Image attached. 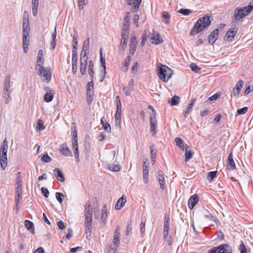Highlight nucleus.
<instances>
[{
  "mask_svg": "<svg viewBox=\"0 0 253 253\" xmlns=\"http://www.w3.org/2000/svg\"><path fill=\"white\" fill-rule=\"evenodd\" d=\"M148 166L143 167V180L145 183H147L148 181Z\"/></svg>",
  "mask_w": 253,
  "mask_h": 253,
  "instance_id": "30",
  "label": "nucleus"
},
{
  "mask_svg": "<svg viewBox=\"0 0 253 253\" xmlns=\"http://www.w3.org/2000/svg\"><path fill=\"white\" fill-rule=\"evenodd\" d=\"M180 101V98L178 96L174 95L171 99V101L169 102L171 106H175L177 105Z\"/></svg>",
  "mask_w": 253,
  "mask_h": 253,
  "instance_id": "43",
  "label": "nucleus"
},
{
  "mask_svg": "<svg viewBox=\"0 0 253 253\" xmlns=\"http://www.w3.org/2000/svg\"><path fill=\"white\" fill-rule=\"evenodd\" d=\"M129 24H127L126 23H124L122 27V33L121 35H123L124 34L125 35H127L128 36V29H129Z\"/></svg>",
  "mask_w": 253,
  "mask_h": 253,
  "instance_id": "41",
  "label": "nucleus"
},
{
  "mask_svg": "<svg viewBox=\"0 0 253 253\" xmlns=\"http://www.w3.org/2000/svg\"><path fill=\"white\" fill-rule=\"evenodd\" d=\"M37 128L39 131H42L45 129V126L42 120L39 119L38 120Z\"/></svg>",
  "mask_w": 253,
  "mask_h": 253,
  "instance_id": "45",
  "label": "nucleus"
},
{
  "mask_svg": "<svg viewBox=\"0 0 253 253\" xmlns=\"http://www.w3.org/2000/svg\"><path fill=\"white\" fill-rule=\"evenodd\" d=\"M72 57H78L77 43H73Z\"/></svg>",
  "mask_w": 253,
  "mask_h": 253,
  "instance_id": "56",
  "label": "nucleus"
},
{
  "mask_svg": "<svg viewBox=\"0 0 253 253\" xmlns=\"http://www.w3.org/2000/svg\"><path fill=\"white\" fill-rule=\"evenodd\" d=\"M194 154V152L192 150L191 148L189 146H187L185 153V161L187 162L192 159Z\"/></svg>",
  "mask_w": 253,
  "mask_h": 253,
  "instance_id": "23",
  "label": "nucleus"
},
{
  "mask_svg": "<svg viewBox=\"0 0 253 253\" xmlns=\"http://www.w3.org/2000/svg\"><path fill=\"white\" fill-rule=\"evenodd\" d=\"M37 74L40 76L42 78V81L43 82H49L51 79V73L50 69L49 68L47 67L45 68H43V69L40 71H37Z\"/></svg>",
  "mask_w": 253,
  "mask_h": 253,
  "instance_id": "6",
  "label": "nucleus"
},
{
  "mask_svg": "<svg viewBox=\"0 0 253 253\" xmlns=\"http://www.w3.org/2000/svg\"><path fill=\"white\" fill-rule=\"evenodd\" d=\"M77 61L78 57H72V72L75 74L77 71Z\"/></svg>",
  "mask_w": 253,
  "mask_h": 253,
  "instance_id": "38",
  "label": "nucleus"
},
{
  "mask_svg": "<svg viewBox=\"0 0 253 253\" xmlns=\"http://www.w3.org/2000/svg\"><path fill=\"white\" fill-rule=\"evenodd\" d=\"M237 32V30L236 27L232 28L230 29L227 33L225 35L227 39H229L230 41L232 40V39L234 38L235 33Z\"/></svg>",
  "mask_w": 253,
  "mask_h": 253,
  "instance_id": "28",
  "label": "nucleus"
},
{
  "mask_svg": "<svg viewBox=\"0 0 253 253\" xmlns=\"http://www.w3.org/2000/svg\"><path fill=\"white\" fill-rule=\"evenodd\" d=\"M0 163L1 169L4 170L7 167V158L6 156H0Z\"/></svg>",
  "mask_w": 253,
  "mask_h": 253,
  "instance_id": "35",
  "label": "nucleus"
},
{
  "mask_svg": "<svg viewBox=\"0 0 253 253\" xmlns=\"http://www.w3.org/2000/svg\"><path fill=\"white\" fill-rule=\"evenodd\" d=\"M32 12L34 16L38 14V8L39 6V0H32Z\"/></svg>",
  "mask_w": 253,
  "mask_h": 253,
  "instance_id": "31",
  "label": "nucleus"
},
{
  "mask_svg": "<svg viewBox=\"0 0 253 253\" xmlns=\"http://www.w3.org/2000/svg\"><path fill=\"white\" fill-rule=\"evenodd\" d=\"M100 62L101 66L103 67L102 71L103 72L104 76L106 74V65H105V59L102 56L101 50H100Z\"/></svg>",
  "mask_w": 253,
  "mask_h": 253,
  "instance_id": "42",
  "label": "nucleus"
},
{
  "mask_svg": "<svg viewBox=\"0 0 253 253\" xmlns=\"http://www.w3.org/2000/svg\"><path fill=\"white\" fill-rule=\"evenodd\" d=\"M55 196H56V198L57 200L60 203H61L62 202V201H63L62 198L64 197V195L62 193H61L56 192V194H55Z\"/></svg>",
  "mask_w": 253,
  "mask_h": 253,
  "instance_id": "55",
  "label": "nucleus"
},
{
  "mask_svg": "<svg viewBox=\"0 0 253 253\" xmlns=\"http://www.w3.org/2000/svg\"><path fill=\"white\" fill-rule=\"evenodd\" d=\"M175 142L176 143V145L180 148L182 150H184V144L181 138L176 137L175 139Z\"/></svg>",
  "mask_w": 253,
  "mask_h": 253,
  "instance_id": "44",
  "label": "nucleus"
},
{
  "mask_svg": "<svg viewBox=\"0 0 253 253\" xmlns=\"http://www.w3.org/2000/svg\"><path fill=\"white\" fill-rule=\"evenodd\" d=\"M137 44V37L135 34H132L130 40L129 47L133 48H136Z\"/></svg>",
  "mask_w": 253,
  "mask_h": 253,
  "instance_id": "33",
  "label": "nucleus"
},
{
  "mask_svg": "<svg viewBox=\"0 0 253 253\" xmlns=\"http://www.w3.org/2000/svg\"><path fill=\"white\" fill-rule=\"evenodd\" d=\"M30 42V33L23 34V45H29Z\"/></svg>",
  "mask_w": 253,
  "mask_h": 253,
  "instance_id": "39",
  "label": "nucleus"
},
{
  "mask_svg": "<svg viewBox=\"0 0 253 253\" xmlns=\"http://www.w3.org/2000/svg\"><path fill=\"white\" fill-rule=\"evenodd\" d=\"M227 168L228 170H231L235 169V164L233 159L232 153H230L228 156L227 162Z\"/></svg>",
  "mask_w": 253,
  "mask_h": 253,
  "instance_id": "13",
  "label": "nucleus"
},
{
  "mask_svg": "<svg viewBox=\"0 0 253 253\" xmlns=\"http://www.w3.org/2000/svg\"><path fill=\"white\" fill-rule=\"evenodd\" d=\"M120 227L119 226H118L116 229L115 230L114 234V239L113 240V243L115 246H118L120 244Z\"/></svg>",
  "mask_w": 253,
  "mask_h": 253,
  "instance_id": "21",
  "label": "nucleus"
},
{
  "mask_svg": "<svg viewBox=\"0 0 253 253\" xmlns=\"http://www.w3.org/2000/svg\"><path fill=\"white\" fill-rule=\"evenodd\" d=\"M72 147L73 151L75 154V157L77 162H79V154L78 151V136L77 130L74 128V130L72 129Z\"/></svg>",
  "mask_w": 253,
  "mask_h": 253,
  "instance_id": "5",
  "label": "nucleus"
},
{
  "mask_svg": "<svg viewBox=\"0 0 253 253\" xmlns=\"http://www.w3.org/2000/svg\"><path fill=\"white\" fill-rule=\"evenodd\" d=\"M88 59L87 56L85 55V53H81L80 57V72L82 75L85 74L86 72V68L87 65V61Z\"/></svg>",
  "mask_w": 253,
  "mask_h": 253,
  "instance_id": "8",
  "label": "nucleus"
},
{
  "mask_svg": "<svg viewBox=\"0 0 253 253\" xmlns=\"http://www.w3.org/2000/svg\"><path fill=\"white\" fill-rule=\"evenodd\" d=\"M43 57L44 55L43 50L42 49H40L38 52L37 60H44Z\"/></svg>",
  "mask_w": 253,
  "mask_h": 253,
  "instance_id": "63",
  "label": "nucleus"
},
{
  "mask_svg": "<svg viewBox=\"0 0 253 253\" xmlns=\"http://www.w3.org/2000/svg\"><path fill=\"white\" fill-rule=\"evenodd\" d=\"M51 37L52 39L50 43V46L51 49H54L56 46V31L55 28L54 33L52 34Z\"/></svg>",
  "mask_w": 253,
  "mask_h": 253,
  "instance_id": "37",
  "label": "nucleus"
},
{
  "mask_svg": "<svg viewBox=\"0 0 253 253\" xmlns=\"http://www.w3.org/2000/svg\"><path fill=\"white\" fill-rule=\"evenodd\" d=\"M11 92V90H3L2 97L4 99V102L5 104H8L10 101V99H11V98L10 97Z\"/></svg>",
  "mask_w": 253,
  "mask_h": 253,
  "instance_id": "34",
  "label": "nucleus"
},
{
  "mask_svg": "<svg viewBox=\"0 0 253 253\" xmlns=\"http://www.w3.org/2000/svg\"><path fill=\"white\" fill-rule=\"evenodd\" d=\"M109 169L112 171L117 172L121 169V166L119 165L110 164L108 166Z\"/></svg>",
  "mask_w": 253,
  "mask_h": 253,
  "instance_id": "40",
  "label": "nucleus"
},
{
  "mask_svg": "<svg viewBox=\"0 0 253 253\" xmlns=\"http://www.w3.org/2000/svg\"><path fill=\"white\" fill-rule=\"evenodd\" d=\"M41 191H42V194L45 197H46V198L48 197L49 192L47 188H44V187H42L41 188Z\"/></svg>",
  "mask_w": 253,
  "mask_h": 253,
  "instance_id": "59",
  "label": "nucleus"
},
{
  "mask_svg": "<svg viewBox=\"0 0 253 253\" xmlns=\"http://www.w3.org/2000/svg\"><path fill=\"white\" fill-rule=\"evenodd\" d=\"M87 1L86 0H78V6L79 9H83L84 5L87 4Z\"/></svg>",
  "mask_w": 253,
  "mask_h": 253,
  "instance_id": "49",
  "label": "nucleus"
},
{
  "mask_svg": "<svg viewBox=\"0 0 253 253\" xmlns=\"http://www.w3.org/2000/svg\"><path fill=\"white\" fill-rule=\"evenodd\" d=\"M173 74V71L165 65L159 64L158 75L160 79L164 82H167Z\"/></svg>",
  "mask_w": 253,
  "mask_h": 253,
  "instance_id": "2",
  "label": "nucleus"
},
{
  "mask_svg": "<svg viewBox=\"0 0 253 253\" xmlns=\"http://www.w3.org/2000/svg\"><path fill=\"white\" fill-rule=\"evenodd\" d=\"M126 45H127V43H124L123 42H120V44L119 45V52L121 54H124V51L125 50Z\"/></svg>",
  "mask_w": 253,
  "mask_h": 253,
  "instance_id": "48",
  "label": "nucleus"
},
{
  "mask_svg": "<svg viewBox=\"0 0 253 253\" xmlns=\"http://www.w3.org/2000/svg\"><path fill=\"white\" fill-rule=\"evenodd\" d=\"M25 225L26 228L33 234L35 233V228L34 223L29 220H26L25 221Z\"/></svg>",
  "mask_w": 253,
  "mask_h": 253,
  "instance_id": "32",
  "label": "nucleus"
},
{
  "mask_svg": "<svg viewBox=\"0 0 253 253\" xmlns=\"http://www.w3.org/2000/svg\"><path fill=\"white\" fill-rule=\"evenodd\" d=\"M244 85V81L242 80H239L236 84L235 87L233 89V94L234 96L238 95L243 87Z\"/></svg>",
  "mask_w": 253,
  "mask_h": 253,
  "instance_id": "16",
  "label": "nucleus"
},
{
  "mask_svg": "<svg viewBox=\"0 0 253 253\" xmlns=\"http://www.w3.org/2000/svg\"><path fill=\"white\" fill-rule=\"evenodd\" d=\"M107 205L105 204L102 208V211H101V219L102 220V223L104 224H105L107 221Z\"/></svg>",
  "mask_w": 253,
  "mask_h": 253,
  "instance_id": "24",
  "label": "nucleus"
},
{
  "mask_svg": "<svg viewBox=\"0 0 253 253\" xmlns=\"http://www.w3.org/2000/svg\"><path fill=\"white\" fill-rule=\"evenodd\" d=\"M89 38H87L86 40L84 41L83 46L82 48V51L81 53H85V55L87 56V54L89 50Z\"/></svg>",
  "mask_w": 253,
  "mask_h": 253,
  "instance_id": "27",
  "label": "nucleus"
},
{
  "mask_svg": "<svg viewBox=\"0 0 253 253\" xmlns=\"http://www.w3.org/2000/svg\"><path fill=\"white\" fill-rule=\"evenodd\" d=\"M53 171L57 180L62 182L65 181V179L61 169H60L58 168H55L53 169Z\"/></svg>",
  "mask_w": 253,
  "mask_h": 253,
  "instance_id": "18",
  "label": "nucleus"
},
{
  "mask_svg": "<svg viewBox=\"0 0 253 253\" xmlns=\"http://www.w3.org/2000/svg\"><path fill=\"white\" fill-rule=\"evenodd\" d=\"M43 62H44V60H37L36 67L37 71H39L40 70L41 71V70L43 69V68H44L43 67Z\"/></svg>",
  "mask_w": 253,
  "mask_h": 253,
  "instance_id": "46",
  "label": "nucleus"
},
{
  "mask_svg": "<svg viewBox=\"0 0 253 253\" xmlns=\"http://www.w3.org/2000/svg\"><path fill=\"white\" fill-rule=\"evenodd\" d=\"M239 250L240 251V253H247V250L243 243L240 245Z\"/></svg>",
  "mask_w": 253,
  "mask_h": 253,
  "instance_id": "58",
  "label": "nucleus"
},
{
  "mask_svg": "<svg viewBox=\"0 0 253 253\" xmlns=\"http://www.w3.org/2000/svg\"><path fill=\"white\" fill-rule=\"evenodd\" d=\"M190 67L192 71L196 73L199 72L201 70L200 68H199L196 64L193 63L190 64Z\"/></svg>",
  "mask_w": 253,
  "mask_h": 253,
  "instance_id": "52",
  "label": "nucleus"
},
{
  "mask_svg": "<svg viewBox=\"0 0 253 253\" xmlns=\"http://www.w3.org/2000/svg\"><path fill=\"white\" fill-rule=\"evenodd\" d=\"M219 35V30L218 29H216L213 30L209 37V42L210 43H213L216 40Z\"/></svg>",
  "mask_w": 253,
  "mask_h": 253,
  "instance_id": "19",
  "label": "nucleus"
},
{
  "mask_svg": "<svg viewBox=\"0 0 253 253\" xmlns=\"http://www.w3.org/2000/svg\"><path fill=\"white\" fill-rule=\"evenodd\" d=\"M101 122L103 125L102 127H103V129L108 132H110L111 129L110 125L107 123L104 124V123L102 119L101 120Z\"/></svg>",
  "mask_w": 253,
  "mask_h": 253,
  "instance_id": "50",
  "label": "nucleus"
},
{
  "mask_svg": "<svg viewBox=\"0 0 253 253\" xmlns=\"http://www.w3.org/2000/svg\"><path fill=\"white\" fill-rule=\"evenodd\" d=\"M244 8L245 7L240 8H237L235 9L234 17L236 21H239L249 14L247 13L246 10Z\"/></svg>",
  "mask_w": 253,
  "mask_h": 253,
  "instance_id": "10",
  "label": "nucleus"
},
{
  "mask_svg": "<svg viewBox=\"0 0 253 253\" xmlns=\"http://www.w3.org/2000/svg\"><path fill=\"white\" fill-rule=\"evenodd\" d=\"M15 205L17 209H18V204L21 200L22 199V192L15 191Z\"/></svg>",
  "mask_w": 253,
  "mask_h": 253,
  "instance_id": "36",
  "label": "nucleus"
},
{
  "mask_svg": "<svg viewBox=\"0 0 253 253\" xmlns=\"http://www.w3.org/2000/svg\"><path fill=\"white\" fill-rule=\"evenodd\" d=\"M199 201V197L197 195L195 194L192 195L188 200V207L190 210L194 208V206L197 204Z\"/></svg>",
  "mask_w": 253,
  "mask_h": 253,
  "instance_id": "15",
  "label": "nucleus"
},
{
  "mask_svg": "<svg viewBox=\"0 0 253 253\" xmlns=\"http://www.w3.org/2000/svg\"><path fill=\"white\" fill-rule=\"evenodd\" d=\"M148 107L152 110V113L150 117V131L152 133V135L155 136L157 130V120L156 119V112L152 106L149 105Z\"/></svg>",
  "mask_w": 253,
  "mask_h": 253,
  "instance_id": "3",
  "label": "nucleus"
},
{
  "mask_svg": "<svg viewBox=\"0 0 253 253\" xmlns=\"http://www.w3.org/2000/svg\"><path fill=\"white\" fill-rule=\"evenodd\" d=\"M162 15L163 18H164L166 20V22H168L169 20L170 16L168 12L164 11L163 12Z\"/></svg>",
  "mask_w": 253,
  "mask_h": 253,
  "instance_id": "64",
  "label": "nucleus"
},
{
  "mask_svg": "<svg viewBox=\"0 0 253 253\" xmlns=\"http://www.w3.org/2000/svg\"><path fill=\"white\" fill-rule=\"evenodd\" d=\"M121 113H119V112H116V114H115V123L116 124H119L120 122V120H121Z\"/></svg>",
  "mask_w": 253,
  "mask_h": 253,
  "instance_id": "61",
  "label": "nucleus"
},
{
  "mask_svg": "<svg viewBox=\"0 0 253 253\" xmlns=\"http://www.w3.org/2000/svg\"><path fill=\"white\" fill-rule=\"evenodd\" d=\"M217 171H210L208 172V176L212 180L216 176Z\"/></svg>",
  "mask_w": 253,
  "mask_h": 253,
  "instance_id": "57",
  "label": "nucleus"
},
{
  "mask_svg": "<svg viewBox=\"0 0 253 253\" xmlns=\"http://www.w3.org/2000/svg\"><path fill=\"white\" fill-rule=\"evenodd\" d=\"M42 161L45 163H49L51 162V158L48 156V155L46 153L42 156Z\"/></svg>",
  "mask_w": 253,
  "mask_h": 253,
  "instance_id": "54",
  "label": "nucleus"
},
{
  "mask_svg": "<svg viewBox=\"0 0 253 253\" xmlns=\"http://www.w3.org/2000/svg\"><path fill=\"white\" fill-rule=\"evenodd\" d=\"M232 249L228 244H223L218 247L212 248L209 253H232Z\"/></svg>",
  "mask_w": 253,
  "mask_h": 253,
  "instance_id": "4",
  "label": "nucleus"
},
{
  "mask_svg": "<svg viewBox=\"0 0 253 253\" xmlns=\"http://www.w3.org/2000/svg\"><path fill=\"white\" fill-rule=\"evenodd\" d=\"M190 10L188 9H183L181 8L179 11L178 12L184 15H188L190 13Z\"/></svg>",
  "mask_w": 253,
  "mask_h": 253,
  "instance_id": "62",
  "label": "nucleus"
},
{
  "mask_svg": "<svg viewBox=\"0 0 253 253\" xmlns=\"http://www.w3.org/2000/svg\"><path fill=\"white\" fill-rule=\"evenodd\" d=\"M248 110V108L247 107H244L242 108L238 109L237 111V114L238 115L245 114L247 112Z\"/></svg>",
  "mask_w": 253,
  "mask_h": 253,
  "instance_id": "53",
  "label": "nucleus"
},
{
  "mask_svg": "<svg viewBox=\"0 0 253 253\" xmlns=\"http://www.w3.org/2000/svg\"><path fill=\"white\" fill-rule=\"evenodd\" d=\"M22 30L23 34H27V33H30L29 14L27 11H25L23 14Z\"/></svg>",
  "mask_w": 253,
  "mask_h": 253,
  "instance_id": "7",
  "label": "nucleus"
},
{
  "mask_svg": "<svg viewBox=\"0 0 253 253\" xmlns=\"http://www.w3.org/2000/svg\"><path fill=\"white\" fill-rule=\"evenodd\" d=\"M141 0H134L133 3L132 10L133 9L134 10L137 9L139 7Z\"/></svg>",
  "mask_w": 253,
  "mask_h": 253,
  "instance_id": "51",
  "label": "nucleus"
},
{
  "mask_svg": "<svg viewBox=\"0 0 253 253\" xmlns=\"http://www.w3.org/2000/svg\"><path fill=\"white\" fill-rule=\"evenodd\" d=\"M60 152L66 157L72 156V152L66 143L62 144L59 149Z\"/></svg>",
  "mask_w": 253,
  "mask_h": 253,
  "instance_id": "12",
  "label": "nucleus"
},
{
  "mask_svg": "<svg viewBox=\"0 0 253 253\" xmlns=\"http://www.w3.org/2000/svg\"><path fill=\"white\" fill-rule=\"evenodd\" d=\"M244 9L246 10V12L247 13H250L253 10V5L252 4H251L250 2L248 6L245 7Z\"/></svg>",
  "mask_w": 253,
  "mask_h": 253,
  "instance_id": "60",
  "label": "nucleus"
},
{
  "mask_svg": "<svg viewBox=\"0 0 253 253\" xmlns=\"http://www.w3.org/2000/svg\"><path fill=\"white\" fill-rule=\"evenodd\" d=\"M150 40L152 43L155 44H159L163 42V38L159 33L153 34L151 37Z\"/></svg>",
  "mask_w": 253,
  "mask_h": 253,
  "instance_id": "14",
  "label": "nucleus"
},
{
  "mask_svg": "<svg viewBox=\"0 0 253 253\" xmlns=\"http://www.w3.org/2000/svg\"><path fill=\"white\" fill-rule=\"evenodd\" d=\"M126 202V198L124 196H122L117 201L115 205V209L117 210H119L122 209L124 206Z\"/></svg>",
  "mask_w": 253,
  "mask_h": 253,
  "instance_id": "22",
  "label": "nucleus"
},
{
  "mask_svg": "<svg viewBox=\"0 0 253 253\" xmlns=\"http://www.w3.org/2000/svg\"><path fill=\"white\" fill-rule=\"evenodd\" d=\"M85 231L86 238L90 237L92 232V216H85Z\"/></svg>",
  "mask_w": 253,
  "mask_h": 253,
  "instance_id": "9",
  "label": "nucleus"
},
{
  "mask_svg": "<svg viewBox=\"0 0 253 253\" xmlns=\"http://www.w3.org/2000/svg\"><path fill=\"white\" fill-rule=\"evenodd\" d=\"M157 179L160 185V188L162 190L165 189L166 187V179L164 176V172L160 170L157 173Z\"/></svg>",
  "mask_w": 253,
  "mask_h": 253,
  "instance_id": "11",
  "label": "nucleus"
},
{
  "mask_svg": "<svg viewBox=\"0 0 253 253\" xmlns=\"http://www.w3.org/2000/svg\"><path fill=\"white\" fill-rule=\"evenodd\" d=\"M53 96L52 90H49L44 94L43 100L46 102H50L53 100Z\"/></svg>",
  "mask_w": 253,
  "mask_h": 253,
  "instance_id": "29",
  "label": "nucleus"
},
{
  "mask_svg": "<svg viewBox=\"0 0 253 253\" xmlns=\"http://www.w3.org/2000/svg\"><path fill=\"white\" fill-rule=\"evenodd\" d=\"M169 217L168 216H165L164 219V238L166 239L169 234Z\"/></svg>",
  "mask_w": 253,
  "mask_h": 253,
  "instance_id": "20",
  "label": "nucleus"
},
{
  "mask_svg": "<svg viewBox=\"0 0 253 253\" xmlns=\"http://www.w3.org/2000/svg\"><path fill=\"white\" fill-rule=\"evenodd\" d=\"M193 106H193L192 104H188L186 108V111L184 114V116L185 118H187L189 114L192 112Z\"/></svg>",
  "mask_w": 253,
  "mask_h": 253,
  "instance_id": "47",
  "label": "nucleus"
},
{
  "mask_svg": "<svg viewBox=\"0 0 253 253\" xmlns=\"http://www.w3.org/2000/svg\"><path fill=\"white\" fill-rule=\"evenodd\" d=\"M84 212L85 216H92V208L89 201H87L85 203V208Z\"/></svg>",
  "mask_w": 253,
  "mask_h": 253,
  "instance_id": "25",
  "label": "nucleus"
},
{
  "mask_svg": "<svg viewBox=\"0 0 253 253\" xmlns=\"http://www.w3.org/2000/svg\"><path fill=\"white\" fill-rule=\"evenodd\" d=\"M210 17L207 15L199 18L194 24L193 28L190 31V35L198 34L204 29L208 27L211 24Z\"/></svg>",
  "mask_w": 253,
  "mask_h": 253,
  "instance_id": "1",
  "label": "nucleus"
},
{
  "mask_svg": "<svg viewBox=\"0 0 253 253\" xmlns=\"http://www.w3.org/2000/svg\"><path fill=\"white\" fill-rule=\"evenodd\" d=\"M8 149V142L6 140V138L3 140L0 149V156H7Z\"/></svg>",
  "mask_w": 253,
  "mask_h": 253,
  "instance_id": "17",
  "label": "nucleus"
},
{
  "mask_svg": "<svg viewBox=\"0 0 253 253\" xmlns=\"http://www.w3.org/2000/svg\"><path fill=\"white\" fill-rule=\"evenodd\" d=\"M11 84H10V77L9 75H7L5 77L4 82L3 84L4 90H11L10 89Z\"/></svg>",
  "mask_w": 253,
  "mask_h": 253,
  "instance_id": "26",
  "label": "nucleus"
}]
</instances>
